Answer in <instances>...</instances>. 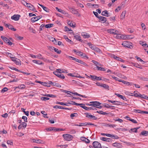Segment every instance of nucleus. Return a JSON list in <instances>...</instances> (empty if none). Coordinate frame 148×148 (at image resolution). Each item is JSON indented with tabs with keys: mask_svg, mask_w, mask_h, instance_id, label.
<instances>
[{
	"mask_svg": "<svg viewBox=\"0 0 148 148\" xmlns=\"http://www.w3.org/2000/svg\"><path fill=\"white\" fill-rule=\"evenodd\" d=\"M62 136L66 140L68 141L71 140L73 138L72 136L68 134H64Z\"/></svg>",
	"mask_w": 148,
	"mask_h": 148,
	"instance_id": "f257e3e1",
	"label": "nucleus"
},
{
	"mask_svg": "<svg viewBox=\"0 0 148 148\" xmlns=\"http://www.w3.org/2000/svg\"><path fill=\"white\" fill-rule=\"evenodd\" d=\"M88 45L92 49L97 52H100V50L98 48L96 47L93 45H92L90 42L88 43Z\"/></svg>",
	"mask_w": 148,
	"mask_h": 148,
	"instance_id": "f03ea898",
	"label": "nucleus"
},
{
	"mask_svg": "<svg viewBox=\"0 0 148 148\" xmlns=\"http://www.w3.org/2000/svg\"><path fill=\"white\" fill-rule=\"evenodd\" d=\"M122 45L124 47L131 49V47H133L132 45L130 44L129 42L127 41H124L122 43Z\"/></svg>",
	"mask_w": 148,
	"mask_h": 148,
	"instance_id": "7ed1b4c3",
	"label": "nucleus"
},
{
	"mask_svg": "<svg viewBox=\"0 0 148 148\" xmlns=\"http://www.w3.org/2000/svg\"><path fill=\"white\" fill-rule=\"evenodd\" d=\"M92 145L94 148H102L101 144L97 141L94 142Z\"/></svg>",
	"mask_w": 148,
	"mask_h": 148,
	"instance_id": "20e7f679",
	"label": "nucleus"
},
{
	"mask_svg": "<svg viewBox=\"0 0 148 148\" xmlns=\"http://www.w3.org/2000/svg\"><path fill=\"white\" fill-rule=\"evenodd\" d=\"M53 73L61 79H63L65 78L64 76L63 75V74H61L60 73H58V71H54L53 72Z\"/></svg>",
	"mask_w": 148,
	"mask_h": 148,
	"instance_id": "39448f33",
	"label": "nucleus"
},
{
	"mask_svg": "<svg viewBox=\"0 0 148 148\" xmlns=\"http://www.w3.org/2000/svg\"><path fill=\"white\" fill-rule=\"evenodd\" d=\"M42 17V16L40 15L37 16L32 17L31 18V22L32 23L40 19Z\"/></svg>",
	"mask_w": 148,
	"mask_h": 148,
	"instance_id": "423d86ee",
	"label": "nucleus"
},
{
	"mask_svg": "<svg viewBox=\"0 0 148 148\" xmlns=\"http://www.w3.org/2000/svg\"><path fill=\"white\" fill-rule=\"evenodd\" d=\"M67 104H71L75 105L76 106L85 105L84 103H78L72 101H68Z\"/></svg>",
	"mask_w": 148,
	"mask_h": 148,
	"instance_id": "0eeeda50",
	"label": "nucleus"
},
{
	"mask_svg": "<svg viewBox=\"0 0 148 148\" xmlns=\"http://www.w3.org/2000/svg\"><path fill=\"white\" fill-rule=\"evenodd\" d=\"M99 17L98 18L100 20L99 21V22L104 23H105L107 21V18L106 17L102 16H99Z\"/></svg>",
	"mask_w": 148,
	"mask_h": 148,
	"instance_id": "6e6552de",
	"label": "nucleus"
},
{
	"mask_svg": "<svg viewBox=\"0 0 148 148\" xmlns=\"http://www.w3.org/2000/svg\"><path fill=\"white\" fill-rule=\"evenodd\" d=\"M21 16L20 15L18 14H15L11 17V19L15 21H18Z\"/></svg>",
	"mask_w": 148,
	"mask_h": 148,
	"instance_id": "1a4fd4ad",
	"label": "nucleus"
},
{
	"mask_svg": "<svg viewBox=\"0 0 148 148\" xmlns=\"http://www.w3.org/2000/svg\"><path fill=\"white\" fill-rule=\"evenodd\" d=\"M33 143H36L38 144H44L45 143V142L41 140L40 139L38 140H35L33 139Z\"/></svg>",
	"mask_w": 148,
	"mask_h": 148,
	"instance_id": "9d476101",
	"label": "nucleus"
},
{
	"mask_svg": "<svg viewBox=\"0 0 148 148\" xmlns=\"http://www.w3.org/2000/svg\"><path fill=\"white\" fill-rule=\"evenodd\" d=\"M112 145L115 147H116L118 148H120L122 147V146L121 143H120L117 142L113 143L112 144Z\"/></svg>",
	"mask_w": 148,
	"mask_h": 148,
	"instance_id": "9b49d317",
	"label": "nucleus"
},
{
	"mask_svg": "<svg viewBox=\"0 0 148 148\" xmlns=\"http://www.w3.org/2000/svg\"><path fill=\"white\" fill-rule=\"evenodd\" d=\"M69 9L72 13L74 14H77L78 13V12L73 8L69 7Z\"/></svg>",
	"mask_w": 148,
	"mask_h": 148,
	"instance_id": "f8f14e48",
	"label": "nucleus"
},
{
	"mask_svg": "<svg viewBox=\"0 0 148 148\" xmlns=\"http://www.w3.org/2000/svg\"><path fill=\"white\" fill-rule=\"evenodd\" d=\"M100 139L103 141L108 142H111L112 141V139L110 138L101 137V138Z\"/></svg>",
	"mask_w": 148,
	"mask_h": 148,
	"instance_id": "ddd939ff",
	"label": "nucleus"
},
{
	"mask_svg": "<svg viewBox=\"0 0 148 148\" xmlns=\"http://www.w3.org/2000/svg\"><path fill=\"white\" fill-rule=\"evenodd\" d=\"M5 26L7 27H8L9 29L13 30V31H15L16 30V29L14 28L12 25L6 24L5 25Z\"/></svg>",
	"mask_w": 148,
	"mask_h": 148,
	"instance_id": "4468645a",
	"label": "nucleus"
},
{
	"mask_svg": "<svg viewBox=\"0 0 148 148\" xmlns=\"http://www.w3.org/2000/svg\"><path fill=\"white\" fill-rule=\"evenodd\" d=\"M116 38L119 39H125L126 38H125V36L121 35L120 34H118L116 36Z\"/></svg>",
	"mask_w": 148,
	"mask_h": 148,
	"instance_id": "2eb2a0df",
	"label": "nucleus"
},
{
	"mask_svg": "<svg viewBox=\"0 0 148 148\" xmlns=\"http://www.w3.org/2000/svg\"><path fill=\"white\" fill-rule=\"evenodd\" d=\"M80 139L81 140L85 142L86 143H89L90 142V141L89 139L84 137H81Z\"/></svg>",
	"mask_w": 148,
	"mask_h": 148,
	"instance_id": "dca6fc26",
	"label": "nucleus"
},
{
	"mask_svg": "<svg viewBox=\"0 0 148 148\" xmlns=\"http://www.w3.org/2000/svg\"><path fill=\"white\" fill-rule=\"evenodd\" d=\"M119 82H123L124 84H126L127 85L131 86L132 84V83H130L129 82H126L123 80H119Z\"/></svg>",
	"mask_w": 148,
	"mask_h": 148,
	"instance_id": "f3484780",
	"label": "nucleus"
},
{
	"mask_svg": "<svg viewBox=\"0 0 148 148\" xmlns=\"http://www.w3.org/2000/svg\"><path fill=\"white\" fill-rule=\"evenodd\" d=\"M38 5L40 6L46 12H49V9L47 8V7L44 6L43 5L40 4L39 3L38 4Z\"/></svg>",
	"mask_w": 148,
	"mask_h": 148,
	"instance_id": "a211bd4d",
	"label": "nucleus"
},
{
	"mask_svg": "<svg viewBox=\"0 0 148 148\" xmlns=\"http://www.w3.org/2000/svg\"><path fill=\"white\" fill-rule=\"evenodd\" d=\"M56 9L59 12H61L62 14H67V13L64 10H62L60 9H59L58 8L56 7Z\"/></svg>",
	"mask_w": 148,
	"mask_h": 148,
	"instance_id": "6ab92c4d",
	"label": "nucleus"
},
{
	"mask_svg": "<svg viewBox=\"0 0 148 148\" xmlns=\"http://www.w3.org/2000/svg\"><path fill=\"white\" fill-rule=\"evenodd\" d=\"M92 62L94 64L97 66H97H102V65L101 64H100L98 62L94 60H92Z\"/></svg>",
	"mask_w": 148,
	"mask_h": 148,
	"instance_id": "aec40b11",
	"label": "nucleus"
},
{
	"mask_svg": "<svg viewBox=\"0 0 148 148\" xmlns=\"http://www.w3.org/2000/svg\"><path fill=\"white\" fill-rule=\"evenodd\" d=\"M116 95L119 97L121 99H123L124 100L127 101L126 98L123 96V95H120L119 94H116Z\"/></svg>",
	"mask_w": 148,
	"mask_h": 148,
	"instance_id": "412c9836",
	"label": "nucleus"
},
{
	"mask_svg": "<svg viewBox=\"0 0 148 148\" xmlns=\"http://www.w3.org/2000/svg\"><path fill=\"white\" fill-rule=\"evenodd\" d=\"M32 62L33 63H36L37 64H40V65H42L43 64V63L41 62L39 60H33Z\"/></svg>",
	"mask_w": 148,
	"mask_h": 148,
	"instance_id": "4be33fe9",
	"label": "nucleus"
},
{
	"mask_svg": "<svg viewBox=\"0 0 148 148\" xmlns=\"http://www.w3.org/2000/svg\"><path fill=\"white\" fill-rule=\"evenodd\" d=\"M101 14L103 16H104L107 17L108 16V11L106 10L103 11L102 12Z\"/></svg>",
	"mask_w": 148,
	"mask_h": 148,
	"instance_id": "5701e85b",
	"label": "nucleus"
},
{
	"mask_svg": "<svg viewBox=\"0 0 148 148\" xmlns=\"http://www.w3.org/2000/svg\"><path fill=\"white\" fill-rule=\"evenodd\" d=\"M126 12V11L125 10L122 12L120 16L121 19H123L124 18Z\"/></svg>",
	"mask_w": 148,
	"mask_h": 148,
	"instance_id": "b1692460",
	"label": "nucleus"
},
{
	"mask_svg": "<svg viewBox=\"0 0 148 148\" xmlns=\"http://www.w3.org/2000/svg\"><path fill=\"white\" fill-rule=\"evenodd\" d=\"M101 87H103L106 89L109 90V86L108 85H106V84H101Z\"/></svg>",
	"mask_w": 148,
	"mask_h": 148,
	"instance_id": "393cba45",
	"label": "nucleus"
},
{
	"mask_svg": "<svg viewBox=\"0 0 148 148\" xmlns=\"http://www.w3.org/2000/svg\"><path fill=\"white\" fill-rule=\"evenodd\" d=\"M84 33H83L82 35L84 38H88L90 37V35L87 33L86 34H84Z\"/></svg>",
	"mask_w": 148,
	"mask_h": 148,
	"instance_id": "a878e982",
	"label": "nucleus"
},
{
	"mask_svg": "<svg viewBox=\"0 0 148 148\" xmlns=\"http://www.w3.org/2000/svg\"><path fill=\"white\" fill-rule=\"evenodd\" d=\"M90 103H92V104H91L92 105V106H95V105L97 104H101V103H100L98 101H91L90 102Z\"/></svg>",
	"mask_w": 148,
	"mask_h": 148,
	"instance_id": "bb28decb",
	"label": "nucleus"
},
{
	"mask_svg": "<svg viewBox=\"0 0 148 148\" xmlns=\"http://www.w3.org/2000/svg\"><path fill=\"white\" fill-rule=\"evenodd\" d=\"M141 134L142 135L146 136L148 135V131H143L141 132Z\"/></svg>",
	"mask_w": 148,
	"mask_h": 148,
	"instance_id": "cd10ccee",
	"label": "nucleus"
},
{
	"mask_svg": "<svg viewBox=\"0 0 148 148\" xmlns=\"http://www.w3.org/2000/svg\"><path fill=\"white\" fill-rule=\"evenodd\" d=\"M74 37L75 39L77 40H78L79 41L82 42V39L81 37L78 35H75L74 36Z\"/></svg>",
	"mask_w": 148,
	"mask_h": 148,
	"instance_id": "c85d7f7f",
	"label": "nucleus"
},
{
	"mask_svg": "<svg viewBox=\"0 0 148 148\" xmlns=\"http://www.w3.org/2000/svg\"><path fill=\"white\" fill-rule=\"evenodd\" d=\"M115 31L114 29H108L107 30V32L108 33H110V34H114V32Z\"/></svg>",
	"mask_w": 148,
	"mask_h": 148,
	"instance_id": "c756f323",
	"label": "nucleus"
},
{
	"mask_svg": "<svg viewBox=\"0 0 148 148\" xmlns=\"http://www.w3.org/2000/svg\"><path fill=\"white\" fill-rule=\"evenodd\" d=\"M138 78L141 80H143L144 81H148V77H141L140 76L138 77Z\"/></svg>",
	"mask_w": 148,
	"mask_h": 148,
	"instance_id": "7c9ffc66",
	"label": "nucleus"
},
{
	"mask_svg": "<svg viewBox=\"0 0 148 148\" xmlns=\"http://www.w3.org/2000/svg\"><path fill=\"white\" fill-rule=\"evenodd\" d=\"M53 25V24L52 23H49L45 25V27L47 28H50L52 27Z\"/></svg>",
	"mask_w": 148,
	"mask_h": 148,
	"instance_id": "2f4dec72",
	"label": "nucleus"
},
{
	"mask_svg": "<svg viewBox=\"0 0 148 148\" xmlns=\"http://www.w3.org/2000/svg\"><path fill=\"white\" fill-rule=\"evenodd\" d=\"M111 57L112 58H113L114 59L119 61V60L120 59V58L117 57L114 55H112L111 56Z\"/></svg>",
	"mask_w": 148,
	"mask_h": 148,
	"instance_id": "473e14b6",
	"label": "nucleus"
},
{
	"mask_svg": "<svg viewBox=\"0 0 148 148\" xmlns=\"http://www.w3.org/2000/svg\"><path fill=\"white\" fill-rule=\"evenodd\" d=\"M25 6L27 7L28 8H29L32 9L34 8V6L31 4L30 3H27V5H25Z\"/></svg>",
	"mask_w": 148,
	"mask_h": 148,
	"instance_id": "72a5a7b5",
	"label": "nucleus"
},
{
	"mask_svg": "<svg viewBox=\"0 0 148 148\" xmlns=\"http://www.w3.org/2000/svg\"><path fill=\"white\" fill-rule=\"evenodd\" d=\"M68 24L70 25V26L71 27H75V24L73 25V23H72V21H69L68 22Z\"/></svg>",
	"mask_w": 148,
	"mask_h": 148,
	"instance_id": "f704fd0d",
	"label": "nucleus"
},
{
	"mask_svg": "<svg viewBox=\"0 0 148 148\" xmlns=\"http://www.w3.org/2000/svg\"><path fill=\"white\" fill-rule=\"evenodd\" d=\"M97 68L98 70L102 71H106V69L104 68L99 67V66H97Z\"/></svg>",
	"mask_w": 148,
	"mask_h": 148,
	"instance_id": "c9c22d12",
	"label": "nucleus"
},
{
	"mask_svg": "<svg viewBox=\"0 0 148 148\" xmlns=\"http://www.w3.org/2000/svg\"><path fill=\"white\" fill-rule=\"evenodd\" d=\"M124 143L126 144H127V145H129V146H134V144H133V143H130V142H127V141H124Z\"/></svg>",
	"mask_w": 148,
	"mask_h": 148,
	"instance_id": "e433bc0d",
	"label": "nucleus"
},
{
	"mask_svg": "<svg viewBox=\"0 0 148 148\" xmlns=\"http://www.w3.org/2000/svg\"><path fill=\"white\" fill-rule=\"evenodd\" d=\"M17 65H21V62L20 60L19 59L16 58V62L15 63Z\"/></svg>",
	"mask_w": 148,
	"mask_h": 148,
	"instance_id": "4c0bfd02",
	"label": "nucleus"
},
{
	"mask_svg": "<svg viewBox=\"0 0 148 148\" xmlns=\"http://www.w3.org/2000/svg\"><path fill=\"white\" fill-rule=\"evenodd\" d=\"M21 110L27 116H28L29 115V111H25V109L23 108H21Z\"/></svg>",
	"mask_w": 148,
	"mask_h": 148,
	"instance_id": "58836bf2",
	"label": "nucleus"
},
{
	"mask_svg": "<svg viewBox=\"0 0 148 148\" xmlns=\"http://www.w3.org/2000/svg\"><path fill=\"white\" fill-rule=\"evenodd\" d=\"M42 60H43L44 62H52V61L50 60H49L47 59L44 58L43 57H42Z\"/></svg>",
	"mask_w": 148,
	"mask_h": 148,
	"instance_id": "ea45409f",
	"label": "nucleus"
},
{
	"mask_svg": "<svg viewBox=\"0 0 148 148\" xmlns=\"http://www.w3.org/2000/svg\"><path fill=\"white\" fill-rule=\"evenodd\" d=\"M106 126H108L110 127L114 128L116 127V125H115L110 124L109 125L108 124H106L105 125Z\"/></svg>",
	"mask_w": 148,
	"mask_h": 148,
	"instance_id": "a19ab883",
	"label": "nucleus"
},
{
	"mask_svg": "<svg viewBox=\"0 0 148 148\" xmlns=\"http://www.w3.org/2000/svg\"><path fill=\"white\" fill-rule=\"evenodd\" d=\"M53 86H56L58 87H61V86L60 84H59L56 83V82H53Z\"/></svg>",
	"mask_w": 148,
	"mask_h": 148,
	"instance_id": "79ce46f5",
	"label": "nucleus"
},
{
	"mask_svg": "<svg viewBox=\"0 0 148 148\" xmlns=\"http://www.w3.org/2000/svg\"><path fill=\"white\" fill-rule=\"evenodd\" d=\"M56 103L57 104H60V105H62V106H64V105L66 106H68L67 105V103H64L63 102H56Z\"/></svg>",
	"mask_w": 148,
	"mask_h": 148,
	"instance_id": "37998d69",
	"label": "nucleus"
},
{
	"mask_svg": "<svg viewBox=\"0 0 148 148\" xmlns=\"http://www.w3.org/2000/svg\"><path fill=\"white\" fill-rule=\"evenodd\" d=\"M41 99L42 101H46L49 99V98L46 97H42L41 98Z\"/></svg>",
	"mask_w": 148,
	"mask_h": 148,
	"instance_id": "c03bdc74",
	"label": "nucleus"
},
{
	"mask_svg": "<svg viewBox=\"0 0 148 148\" xmlns=\"http://www.w3.org/2000/svg\"><path fill=\"white\" fill-rule=\"evenodd\" d=\"M15 37L17 38V39L19 40H22L23 38V37L19 36L17 34L15 36Z\"/></svg>",
	"mask_w": 148,
	"mask_h": 148,
	"instance_id": "a18cd8bd",
	"label": "nucleus"
},
{
	"mask_svg": "<svg viewBox=\"0 0 148 148\" xmlns=\"http://www.w3.org/2000/svg\"><path fill=\"white\" fill-rule=\"evenodd\" d=\"M135 67L142 69H143L142 66L140 64H138L136 63V64H135Z\"/></svg>",
	"mask_w": 148,
	"mask_h": 148,
	"instance_id": "49530a36",
	"label": "nucleus"
},
{
	"mask_svg": "<svg viewBox=\"0 0 148 148\" xmlns=\"http://www.w3.org/2000/svg\"><path fill=\"white\" fill-rule=\"evenodd\" d=\"M42 85L44 86H47L48 87H50V86L49 85V84H48L47 83L45 82H42Z\"/></svg>",
	"mask_w": 148,
	"mask_h": 148,
	"instance_id": "de8ad7c7",
	"label": "nucleus"
},
{
	"mask_svg": "<svg viewBox=\"0 0 148 148\" xmlns=\"http://www.w3.org/2000/svg\"><path fill=\"white\" fill-rule=\"evenodd\" d=\"M104 106L105 107L108 108H111V107H114V106H110L108 104H105L104 105Z\"/></svg>",
	"mask_w": 148,
	"mask_h": 148,
	"instance_id": "09e8293b",
	"label": "nucleus"
},
{
	"mask_svg": "<svg viewBox=\"0 0 148 148\" xmlns=\"http://www.w3.org/2000/svg\"><path fill=\"white\" fill-rule=\"evenodd\" d=\"M85 105H80V107L84 108V109L87 110H89V107L88 108L87 107L84 106Z\"/></svg>",
	"mask_w": 148,
	"mask_h": 148,
	"instance_id": "8fccbe9b",
	"label": "nucleus"
},
{
	"mask_svg": "<svg viewBox=\"0 0 148 148\" xmlns=\"http://www.w3.org/2000/svg\"><path fill=\"white\" fill-rule=\"evenodd\" d=\"M54 51L58 54H60L61 53V50H59L58 49L56 48L54 49Z\"/></svg>",
	"mask_w": 148,
	"mask_h": 148,
	"instance_id": "3c124183",
	"label": "nucleus"
},
{
	"mask_svg": "<svg viewBox=\"0 0 148 148\" xmlns=\"http://www.w3.org/2000/svg\"><path fill=\"white\" fill-rule=\"evenodd\" d=\"M101 104H97L95 106H93L94 107L96 108H101L102 107L101 106H100Z\"/></svg>",
	"mask_w": 148,
	"mask_h": 148,
	"instance_id": "603ef678",
	"label": "nucleus"
},
{
	"mask_svg": "<svg viewBox=\"0 0 148 148\" xmlns=\"http://www.w3.org/2000/svg\"><path fill=\"white\" fill-rule=\"evenodd\" d=\"M5 53L7 55V56H9L10 57V58H13V59L15 58L14 57H12V55L11 53H9L8 52H6Z\"/></svg>",
	"mask_w": 148,
	"mask_h": 148,
	"instance_id": "864d4df0",
	"label": "nucleus"
},
{
	"mask_svg": "<svg viewBox=\"0 0 148 148\" xmlns=\"http://www.w3.org/2000/svg\"><path fill=\"white\" fill-rule=\"evenodd\" d=\"M111 138L115 139H118L119 138V137L117 135L114 136L113 134H112Z\"/></svg>",
	"mask_w": 148,
	"mask_h": 148,
	"instance_id": "5fc2aeb1",
	"label": "nucleus"
},
{
	"mask_svg": "<svg viewBox=\"0 0 148 148\" xmlns=\"http://www.w3.org/2000/svg\"><path fill=\"white\" fill-rule=\"evenodd\" d=\"M131 35H129V36H125V38H126L125 39H132L134 38L133 37H131Z\"/></svg>",
	"mask_w": 148,
	"mask_h": 148,
	"instance_id": "6e6d98bb",
	"label": "nucleus"
},
{
	"mask_svg": "<svg viewBox=\"0 0 148 148\" xmlns=\"http://www.w3.org/2000/svg\"><path fill=\"white\" fill-rule=\"evenodd\" d=\"M8 90V88L6 87L4 88L1 90V92L4 93Z\"/></svg>",
	"mask_w": 148,
	"mask_h": 148,
	"instance_id": "4d7b16f0",
	"label": "nucleus"
},
{
	"mask_svg": "<svg viewBox=\"0 0 148 148\" xmlns=\"http://www.w3.org/2000/svg\"><path fill=\"white\" fill-rule=\"evenodd\" d=\"M77 113H74L71 114L70 115V116L72 119H73V117L75 116H77Z\"/></svg>",
	"mask_w": 148,
	"mask_h": 148,
	"instance_id": "13d9d810",
	"label": "nucleus"
},
{
	"mask_svg": "<svg viewBox=\"0 0 148 148\" xmlns=\"http://www.w3.org/2000/svg\"><path fill=\"white\" fill-rule=\"evenodd\" d=\"M64 38L65 39V40H66L67 41L69 42H73L71 40H70L68 38V37L66 36H64Z\"/></svg>",
	"mask_w": 148,
	"mask_h": 148,
	"instance_id": "bf43d9fd",
	"label": "nucleus"
},
{
	"mask_svg": "<svg viewBox=\"0 0 148 148\" xmlns=\"http://www.w3.org/2000/svg\"><path fill=\"white\" fill-rule=\"evenodd\" d=\"M25 86L24 84H22V85H20L18 87L19 88L21 89H24L25 88Z\"/></svg>",
	"mask_w": 148,
	"mask_h": 148,
	"instance_id": "052dcab7",
	"label": "nucleus"
},
{
	"mask_svg": "<svg viewBox=\"0 0 148 148\" xmlns=\"http://www.w3.org/2000/svg\"><path fill=\"white\" fill-rule=\"evenodd\" d=\"M135 91H134V92L135 93L134 94V95H129L131 96H134L136 97H139V95H138L137 93H135Z\"/></svg>",
	"mask_w": 148,
	"mask_h": 148,
	"instance_id": "680f3d73",
	"label": "nucleus"
},
{
	"mask_svg": "<svg viewBox=\"0 0 148 148\" xmlns=\"http://www.w3.org/2000/svg\"><path fill=\"white\" fill-rule=\"evenodd\" d=\"M87 123L86 122L85 123H80L79 125V126H86Z\"/></svg>",
	"mask_w": 148,
	"mask_h": 148,
	"instance_id": "e2e57ef3",
	"label": "nucleus"
},
{
	"mask_svg": "<svg viewBox=\"0 0 148 148\" xmlns=\"http://www.w3.org/2000/svg\"><path fill=\"white\" fill-rule=\"evenodd\" d=\"M133 112H136V113H141V111L140 110H136L134 109V110Z\"/></svg>",
	"mask_w": 148,
	"mask_h": 148,
	"instance_id": "0e129e2a",
	"label": "nucleus"
},
{
	"mask_svg": "<svg viewBox=\"0 0 148 148\" xmlns=\"http://www.w3.org/2000/svg\"><path fill=\"white\" fill-rule=\"evenodd\" d=\"M90 77L91 78V79L93 80H96V76L95 75H90Z\"/></svg>",
	"mask_w": 148,
	"mask_h": 148,
	"instance_id": "69168bd1",
	"label": "nucleus"
},
{
	"mask_svg": "<svg viewBox=\"0 0 148 148\" xmlns=\"http://www.w3.org/2000/svg\"><path fill=\"white\" fill-rule=\"evenodd\" d=\"M141 26L143 29L145 30L146 29V26L145 24L142 23L141 24Z\"/></svg>",
	"mask_w": 148,
	"mask_h": 148,
	"instance_id": "338daca9",
	"label": "nucleus"
},
{
	"mask_svg": "<svg viewBox=\"0 0 148 148\" xmlns=\"http://www.w3.org/2000/svg\"><path fill=\"white\" fill-rule=\"evenodd\" d=\"M21 125L24 128H25L27 126V123L24 122L22 123Z\"/></svg>",
	"mask_w": 148,
	"mask_h": 148,
	"instance_id": "774afa93",
	"label": "nucleus"
}]
</instances>
